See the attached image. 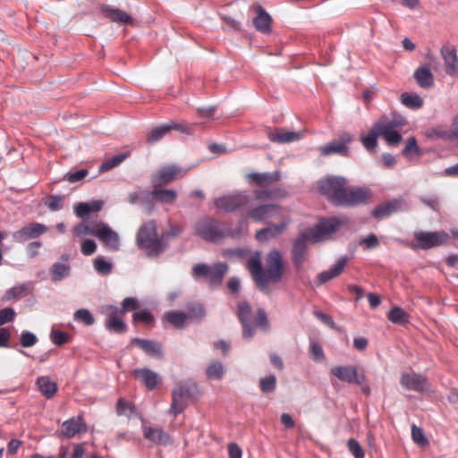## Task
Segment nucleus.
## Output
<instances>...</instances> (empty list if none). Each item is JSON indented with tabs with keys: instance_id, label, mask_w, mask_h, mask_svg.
<instances>
[{
	"instance_id": "1",
	"label": "nucleus",
	"mask_w": 458,
	"mask_h": 458,
	"mask_svg": "<svg viewBox=\"0 0 458 458\" xmlns=\"http://www.w3.org/2000/svg\"><path fill=\"white\" fill-rule=\"evenodd\" d=\"M318 192L335 206L354 207L367 203L372 197L368 188L349 186L344 176L331 175L317 182Z\"/></svg>"
},
{
	"instance_id": "2",
	"label": "nucleus",
	"mask_w": 458,
	"mask_h": 458,
	"mask_svg": "<svg viewBox=\"0 0 458 458\" xmlns=\"http://www.w3.org/2000/svg\"><path fill=\"white\" fill-rule=\"evenodd\" d=\"M345 224H347L346 218L333 217L322 219L315 226L300 233L292 249V260L295 267L299 269L307 260L308 242L317 243L324 241Z\"/></svg>"
},
{
	"instance_id": "3",
	"label": "nucleus",
	"mask_w": 458,
	"mask_h": 458,
	"mask_svg": "<svg viewBox=\"0 0 458 458\" xmlns=\"http://www.w3.org/2000/svg\"><path fill=\"white\" fill-rule=\"evenodd\" d=\"M266 266L264 270L259 253L253 254L247 261V268L261 291L266 290L269 283H278L283 277V258L279 250H272L268 252Z\"/></svg>"
},
{
	"instance_id": "4",
	"label": "nucleus",
	"mask_w": 458,
	"mask_h": 458,
	"mask_svg": "<svg viewBox=\"0 0 458 458\" xmlns=\"http://www.w3.org/2000/svg\"><path fill=\"white\" fill-rule=\"evenodd\" d=\"M137 246L144 250L148 258L160 256L167 248L166 234L158 235L157 223L151 219L143 223L136 233Z\"/></svg>"
},
{
	"instance_id": "5",
	"label": "nucleus",
	"mask_w": 458,
	"mask_h": 458,
	"mask_svg": "<svg viewBox=\"0 0 458 458\" xmlns=\"http://www.w3.org/2000/svg\"><path fill=\"white\" fill-rule=\"evenodd\" d=\"M405 123L402 116L383 115L374 123V126L379 137H383L388 145L397 146L402 141L400 130Z\"/></svg>"
},
{
	"instance_id": "6",
	"label": "nucleus",
	"mask_w": 458,
	"mask_h": 458,
	"mask_svg": "<svg viewBox=\"0 0 458 458\" xmlns=\"http://www.w3.org/2000/svg\"><path fill=\"white\" fill-rule=\"evenodd\" d=\"M228 271V266L225 263L218 262L212 266L199 263L192 267V276L199 279H206L211 288L219 286Z\"/></svg>"
},
{
	"instance_id": "7",
	"label": "nucleus",
	"mask_w": 458,
	"mask_h": 458,
	"mask_svg": "<svg viewBox=\"0 0 458 458\" xmlns=\"http://www.w3.org/2000/svg\"><path fill=\"white\" fill-rule=\"evenodd\" d=\"M251 201L252 198L245 191H238L216 198L213 203L216 209L225 213H232L247 208Z\"/></svg>"
},
{
	"instance_id": "8",
	"label": "nucleus",
	"mask_w": 458,
	"mask_h": 458,
	"mask_svg": "<svg viewBox=\"0 0 458 458\" xmlns=\"http://www.w3.org/2000/svg\"><path fill=\"white\" fill-rule=\"evenodd\" d=\"M195 233L203 240L213 242L230 234L218 221L211 217L199 220L195 225Z\"/></svg>"
},
{
	"instance_id": "9",
	"label": "nucleus",
	"mask_w": 458,
	"mask_h": 458,
	"mask_svg": "<svg viewBox=\"0 0 458 458\" xmlns=\"http://www.w3.org/2000/svg\"><path fill=\"white\" fill-rule=\"evenodd\" d=\"M353 140V137L348 132H343L337 139H335L318 148L321 156L328 157L331 155H338L341 157L350 156L349 144Z\"/></svg>"
},
{
	"instance_id": "10",
	"label": "nucleus",
	"mask_w": 458,
	"mask_h": 458,
	"mask_svg": "<svg viewBox=\"0 0 458 458\" xmlns=\"http://www.w3.org/2000/svg\"><path fill=\"white\" fill-rule=\"evenodd\" d=\"M189 169L182 168L176 165H170L161 167L151 178L154 188H158L170 183L171 182L183 178Z\"/></svg>"
},
{
	"instance_id": "11",
	"label": "nucleus",
	"mask_w": 458,
	"mask_h": 458,
	"mask_svg": "<svg viewBox=\"0 0 458 458\" xmlns=\"http://www.w3.org/2000/svg\"><path fill=\"white\" fill-rule=\"evenodd\" d=\"M194 384L179 383L172 392V403L169 412L174 416L182 413L187 406V401L192 395Z\"/></svg>"
},
{
	"instance_id": "12",
	"label": "nucleus",
	"mask_w": 458,
	"mask_h": 458,
	"mask_svg": "<svg viewBox=\"0 0 458 458\" xmlns=\"http://www.w3.org/2000/svg\"><path fill=\"white\" fill-rule=\"evenodd\" d=\"M331 374L342 382L355 385L366 381L364 370L353 365L335 366L331 369Z\"/></svg>"
},
{
	"instance_id": "13",
	"label": "nucleus",
	"mask_w": 458,
	"mask_h": 458,
	"mask_svg": "<svg viewBox=\"0 0 458 458\" xmlns=\"http://www.w3.org/2000/svg\"><path fill=\"white\" fill-rule=\"evenodd\" d=\"M246 209V216L255 222H261L268 218H276L277 216H283L285 208L276 204H262L255 208Z\"/></svg>"
},
{
	"instance_id": "14",
	"label": "nucleus",
	"mask_w": 458,
	"mask_h": 458,
	"mask_svg": "<svg viewBox=\"0 0 458 458\" xmlns=\"http://www.w3.org/2000/svg\"><path fill=\"white\" fill-rule=\"evenodd\" d=\"M414 239L417 247L428 250L445 244L449 235L445 232H417L414 233Z\"/></svg>"
},
{
	"instance_id": "15",
	"label": "nucleus",
	"mask_w": 458,
	"mask_h": 458,
	"mask_svg": "<svg viewBox=\"0 0 458 458\" xmlns=\"http://www.w3.org/2000/svg\"><path fill=\"white\" fill-rule=\"evenodd\" d=\"M280 218L279 224H272L266 228H262L256 233V238L259 241H267L270 238H275L285 232L287 226L291 224L292 220L288 215V210L285 208L283 216H277Z\"/></svg>"
},
{
	"instance_id": "16",
	"label": "nucleus",
	"mask_w": 458,
	"mask_h": 458,
	"mask_svg": "<svg viewBox=\"0 0 458 458\" xmlns=\"http://www.w3.org/2000/svg\"><path fill=\"white\" fill-rule=\"evenodd\" d=\"M106 318L105 320L106 328L115 334L124 333L127 329L126 324L123 322V314L117 307L109 305L105 308Z\"/></svg>"
},
{
	"instance_id": "17",
	"label": "nucleus",
	"mask_w": 458,
	"mask_h": 458,
	"mask_svg": "<svg viewBox=\"0 0 458 458\" xmlns=\"http://www.w3.org/2000/svg\"><path fill=\"white\" fill-rule=\"evenodd\" d=\"M400 383L405 389L418 393H423L428 389V378L415 372L402 374Z\"/></svg>"
},
{
	"instance_id": "18",
	"label": "nucleus",
	"mask_w": 458,
	"mask_h": 458,
	"mask_svg": "<svg viewBox=\"0 0 458 458\" xmlns=\"http://www.w3.org/2000/svg\"><path fill=\"white\" fill-rule=\"evenodd\" d=\"M48 228L39 223H30L13 233V239L17 242H25L30 239H36L47 233Z\"/></svg>"
},
{
	"instance_id": "19",
	"label": "nucleus",
	"mask_w": 458,
	"mask_h": 458,
	"mask_svg": "<svg viewBox=\"0 0 458 458\" xmlns=\"http://www.w3.org/2000/svg\"><path fill=\"white\" fill-rule=\"evenodd\" d=\"M251 308L247 301H240L237 305V318L242 326V336L251 338L254 335V327L250 322Z\"/></svg>"
},
{
	"instance_id": "20",
	"label": "nucleus",
	"mask_w": 458,
	"mask_h": 458,
	"mask_svg": "<svg viewBox=\"0 0 458 458\" xmlns=\"http://www.w3.org/2000/svg\"><path fill=\"white\" fill-rule=\"evenodd\" d=\"M246 179L250 184L265 188L266 186L280 181L281 173L278 170L273 173H250L246 175Z\"/></svg>"
},
{
	"instance_id": "21",
	"label": "nucleus",
	"mask_w": 458,
	"mask_h": 458,
	"mask_svg": "<svg viewBox=\"0 0 458 458\" xmlns=\"http://www.w3.org/2000/svg\"><path fill=\"white\" fill-rule=\"evenodd\" d=\"M132 376L148 390H154L161 381V377L157 372L147 368L134 369Z\"/></svg>"
},
{
	"instance_id": "22",
	"label": "nucleus",
	"mask_w": 458,
	"mask_h": 458,
	"mask_svg": "<svg viewBox=\"0 0 458 458\" xmlns=\"http://www.w3.org/2000/svg\"><path fill=\"white\" fill-rule=\"evenodd\" d=\"M349 261V258L347 256H343L339 258L336 262L327 270L322 271L317 276V282L318 284H323L329 280H332L337 276H339L344 267H346Z\"/></svg>"
},
{
	"instance_id": "23",
	"label": "nucleus",
	"mask_w": 458,
	"mask_h": 458,
	"mask_svg": "<svg viewBox=\"0 0 458 458\" xmlns=\"http://www.w3.org/2000/svg\"><path fill=\"white\" fill-rule=\"evenodd\" d=\"M441 55L445 64L446 73L454 75L458 71L456 49L453 46L445 45L441 48Z\"/></svg>"
},
{
	"instance_id": "24",
	"label": "nucleus",
	"mask_w": 458,
	"mask_h": 458,
	"mask_svg": "<svg viewBox=\"0 0 458 458\" xmlns=\"http://www.w3.org/2000/svg\"><path fill=\"white\" fill-rule=\"evenodd\" d=\"M302 138V133L300 131H290L283 128H277L268 133V139L272 142L276 143H288L297 141Z\"/></svg>"
},
{
	"instance_id": "25",
	"label": "nucleus",
	"mask_w": 458,
	"mask_h": 458,
	"mask_svg": "<svg viewBox=\"0 0 458 458\" xmlns=\"http://www.w3.org/2000/svg\"><path fill=\"white\" fill-rule=\"evenodd\" d=\"M257 200H276L286 197L287 191L284 189L276 188H259L253 191Z\"/></svg>"
},
{
	"instance_id": "26",
	"label": "nucleus",
	"mask_w": 458,
	"mask_h": 458,
	"mask_svg": "<svg viewBox=\"0 0 458 458\" xmlns=\"http://www.w3.org/2000/svg\"><path fill=\"white\" fill-rule=\"evenodd\" d=\"M87 431V427L81 418L71 419L62 425L63 435L66 437H72L76 434Z\"/></svg>"
},
{
	"instance_id": "27",
	"label": "nucleus",
	"mask_w": 458,
	"mask_h": 458,
	"mask_svg": "<svg viewBox=\"0 0 458 458\" xmlns=\"http://www.w3.org/2000/svg\"><path fill=\"white\" fill-rule=\"evenodd\" d=\"M131 344H136L148 355H152L157 358L162 356V346L157 342L140 338H133Z\"/></svg>"
},
{
	"instance_id": "28",
	"label": "nucleus",
	"mask_w": 458,
	"mask_h": 458,
	"mask_svg": "<svg viewBox=\"0 0 458 458\" xmlns=\"http://www.w3.org/2000/svg\"><path fill=\"white\" fill-rule=\"evenodd\" d=\"M401 205L402 202L397 199L385 202L375 208L372 211V215L377 219L385 218L397 212L400 209Z\"/></svg>"
},
{
	"instance_id": "29",
	"label": "nucleus",
	"mask_w": 458,
	"mask_h": 458,
	"mask_svg": "<svg viewBox=\"0 0 458 458\" xmlns=\"http://www.w3.org/2000/svg\"><path fill=\"white\" fill-rule=\"evenodd\" d=\"M257 16L253 19L255 28L263 33H268L271 30V17L261 7L258 6L256 9Z\"/></svg>"
},
{
	"instance_id": "30",
	"label": "nucleus",
	"mask_w": 458,
	"mask_h": 458,
	"mask_svg": "<svg viewBox=\"0 0 458 458\" xmlns=\"http://www.w3.org/2000/svg\"><path fill=\"white\" fill-rule=\"evenodd\" d=\"M413 76L420 88L428 89L434 85V76L427 66L418 67Z\"/></svg>"
},
{
	"instance_id": "31",
	"label": "nucleus",
	"mask_w": 458,
	"mask_h": 458,
	"mask_svg": "<svg viewBox=\"0 0 458 458\" xmlns=\"http://www.w3.org/2000/svg\"><path fill=\"white\" fill-rule=\"evenodd\" d=\"M103 12L105 13L106 16L114 22L127 24L132 21V18L127 13L120 9L105 6L103 8Z\"/></svg>"
},
{
	"instance_id": "32",
	"label": "nucleus",
	"mask_w": 458,
	"mask_h": 458,
	"mask_svg": "<svg viewBox=\"0 0 458 458\" xmlns=\"http://www.w3.org/2000/svg\"><path fill=\"white\" fill-rule=\"evenodd\" d=\"M106 247L109 250L115 251L119 249L120 242L117 233L113 231L109 226L106 231L102 232V234L98 237Z\"/></svg>"
},
{
	"instance_id": "33",
	"label": "nucleus",
	"mask_w": 458,
	"mask_h": 458,
	"mask_svg": "<svg viewBox=\"0 0 458 458\" xmlns=\"http://www.w3.org/2000/svg\"><path fill=\"white\" fill-rule=\"evenodd\" d=\"M164 320L170 323L174 328L182 329L185 327L186 322L188 320L187 314L177 311V310H172L169 312H166L164 315Z\"/></svg>"
},
{
	"instance_id": "34",
	"label": "nucleus",
	"mask_w": 458,
	"mask_h": 458,
	"mask_svg": "<svg viewBox=\"0 0 458 458\" xmlns=\"http://www.w3.org/2000/svg\"><path fill=\"white\" fill-rule=\"evenodd\" d=\"M37 385L44 396L50 399L57 392V385L48 377H40L37 380Z\"/></svg>"
},
{
	"instance_id": "35",
	"label": "nucleus",
	"mask_w": 458,
	"mask_h": 458,
	"mask_svg": "<svg viewBox=\"0 0 458 458\" xmlns=\"http://www.w3.org/2000/svg\"><path fill=\"white\" fill-rule=\"evenodd\" d=\"M151 196L154 199L161 203L172 204L177 198V192L170 189L154 188L151 191Z\"/></svg>"
},
{
	"instance_id": "36",
	"label": "nucleus",
	"mask_w": 458,
	"mask_h": 458,
	"mask_svg": "<svg viewBox=\"0 0 458 458\" xmlns=\"http://www.w3.org/2000/svg\"><path fill=\"white\" fill-rule=\"evenodd\" d=\"M225 372L224 364L218 360H211L206 369V376L209 380H220Z\"/></svg>"
},
{
	"instance_id": "37",
	"label": "nucleus",
	"mask_w": 458,
	"mask_h": 458,
	"mask_svg": "<svg viewBox=\"0 0 458 458\" xmlns=\"http://www.w3.org/2000/svg\"><path fill=\"white\" fill-rule=\"evenodd\" d=\"M50 274L53 281H61L70 275V266L64 263H54L50 268Z\"/></svg>"
},
{
	"instance_id": "38",
	"label": "nucleus",
	"mask_w": 458,
	"mask_h": 458,
	"mask_svg": "<svg viewBox=\"0 0 458 458\" xmlns=\"http://www.w3.org/2000/svg\"><path fill=\"white\" fill-rule=\"evenodd\" d=\"M387 318L394 324L404 325L409 322V315L400 307H394L387 314Z\"/></svg>"
},
{
	"instance_id": "39",
	"label": "nucleus",
	"mask_w": 458,
	"mask_h": 458,
	"mask_svg": "<svg viewBox=\"0 0 458 458\" xmlns=\"http://www.w3.org/2000/svg\"><path fill=\"white\" fill-rule=\"evenodd\" d=\"M401 102L405 106L411 109H419L423 106V99L416 93H403Z\"/></svg>"
},
{
	"instance_id": "40",
	"label": "nucleus",
	"mask_w": 458,
	"mask_h": 458,
	"mask_svg": "<svg viewBox=\"0 0 458 458\" xmlns=\"http://www.w3.org/2000/svg\"><path fill=\"white\" fill-rule=\"evenodd\" d=\"M144 436L147 439L158 444H165L168 441V435L160 428H146Z\"/></svg>"
},
{
	"instance_id": "41",
	"label": "nucleus",
	"mask_w": 458,
	"mask_h": 458,
	"mask_svg": "<svg viewBox=\"0 0 458 458\" xmlns=\"http://www.w3.org/2000/svg\"><path fill=\"white\" fill-rule=\"evenodd\" d=\"M379 137L377 131H375V126L373 125L368 135L362 136L360 140L365 147V148L369 151L375 150L377 147V139Z\"/></svg>"
},
{
	"instance_id": "42",
	"label": "nucleus",
	"mask_w": 458,
	"mask_h": 458,
	"mask_svg": "<svg viewBox=\"0 0 458 458\" xmlns=\"http://www.w3.org/2000/svg\"><path fill=\"white\" fill-rule=\"evenodd\" d=\"M170 131L168 124H163L153 128L148 134L147 140L149 143H154L160 140L166 133Z\"/></svg>"
},
{
	"instance_id": "43",
	"label": "nucleus",
	"mask_w": 458,
	"mask_h": 458,
	"mask_svg": "<svg viewBox=\"0 0 458 458\" xmlns=\"http://www.w3.org/2000/svg\"><path fill=\"white\" fill-rule=\"evenodd\" d=\"M127 157V154L123 153L116 155L106 161L103 162L100 165L101 172H107L116 166H118Z\"/></svg>"
},
{
	"instance_id": "44",
	"label": "nucleus",
	"mask_w": 458,
	"mask_h": 458,
	"mask_svg": "<svg viewBox=\"0 0 458 458\" xmlns=\"http://www.w3.org/2000/svg\"><path fill=\"white\" fill-rule=\"evenodd\" d=\"M94 267L98 274L106 276L111 273L113 265L105 260L103 257H97L94 260Z\"/></svg>"
},
{
	"instance_id": "45",
	"label": "nucleus",
	"mask_w": 458,
	"mask_h": 458,
	"mask_svg": "<svg viewBox=\"0 0 458 458\" xmlns=\"http://www.w3.org/2000/svg\"><path fill=\"white\" fill-rule=\"evenodd\" d=\"M411 437L415 444L420 446L428 445V440L424 435V431L421 428L413 424L411 426Z\"/></svg>"
},
{
	"instance_id": "46",
	"label": "nucleus",
	"mask_w": 458,
	"mask_h": 458,
	"mask_svg": "<svg viewBox=\"0 0 458 458\" xmlns=\"http://www.w3.org/2000/svg\"><path fill=\"white\" fill-rule=\"evenodd\" d=\"M259 386L263 393H273L276 386V377L274 375H269L259 380Z\"/></svg>"
},
{
	"instance_id": "47",
	"label": "nucleus",
	"mask_w": 458,
	"mask_h": 458,
	"mask_svg": "<svg viewBox=\"0 0 458 458\" xmlns=\"http://www.w3.org/2000/svg\"><path fill=\"white\" fill-rule=\"evenodd\" d=\"M87 224L89 229L90 235H93L97 238H98L102 234V232L106 231V229L108 228V225L102 221L90 220L87 222Z\"/></svg>"
},
{
	"instance_id": "48",
	"label": "nucleus",
	"mask_w": 458,
	"mask_h": 458,
	"mask_svg": "<svg viewBox=\"0 0 458 458\" xmlns=\"http://www.w3.org/2000/svg\"><path fill=\"white\" fill-rule=\"evenodd\" d=\"M74 318L76 320L82 321L87 326H91L94 324L95 319L92 314L86 309L78 310L74 313Z\"/></svg>"
},
{
	"instance_id": "49",
	"label": "nucleus",
	"mask_w": 458,
	"mask_h": 458,
	"mask_svg": "<svg viewBox=\"0 0 458 458\" xmlns=\"http://www.w3.org/2000/svg\"><path fill=\"white\" fill-rule=\"evenodd\" d=\"M132 319L134 323L142 322L147 325H151L154 323V317L148 310H140L135 312L132 316Z\"/></svg>"
},
{
	"instance_id": "50",
	"label": "nucleus",
	"mask_w": 458,
	"mask_h": 458,
	"mask_svg": "<svg viewBox=\"0 0 458 458\" xmlns=\"http://www.w3.org/2000/svg\"><path fill=\"white\" fill-rule=\"evenodd\" d=\"M348 450L352 453L354 458H364V450L360 443L354 438H351L347 442Z\"/></svg>"
},
{
	"instance_id": "51",
	"label": "nucleus",
	"mask_w": 458,
	"mask_h": 458,
	"mask_svg": "<svg viewBox=\"0 0 458 458\" xmlns=\"http://www.w3.org/2000/svg\"><path fill=\"white\" fill-rule=\"evenodd\" d=\"M52 342L56 345H63L70 341V335L63 331L52 330L50 335Z\"/></svg>"
},
{
	"instance_id": "52",
	"label": "nucleus",
	"mask_w": 458,
	"mask_h": 458,
	"mask_svg": "<svg viewBox=\"0 0 458 458\" xmlns=\"http://www.w3.org/2000/svg\"><path fill=\"white\" fill-rule=\"evenodd\" d=\"M255 325L264 330H267L269 328V322L264 309H259L257 310Z\"/></svg>"
},
{
	"instance_id": "53",
	"label": "nucleus",
	"mask_w": 458,
	"mask_h": 458,
	"mask_svg": "<svg viewBox=\"0 0 458 458\" xmlns=\"http://www.w3.org/2000/svg\"><path fill=\"white\" fill-rule=\"evenodd\" d=\"M27 288L25 285H18L9 289L4 294V301H11L15 298H20L26 292Z\"/></svg>"
},
{
	"instance_id": "54",
	"label": "nucleus",
	"mask_w": 458,
	"mask_h": 458,
	"mask_svg": "<svg viewBox=\"0 0 458 458\" xmlns=\"http://www.w3.org/2000/svg\"><path fill=\"white\" fill-rule=\"evenodd\" d=\"M170 131L172 130L179 131L185 134H192L194 131L193 125H189L186 123H175V122H170L167 123Z\"/></svg>"
},
{
	"instance_id": "55",
	"label": "nucleus",
	"mask_w": 458,
	"mask_h": 458,
	"mask_svg": "<svg viewBox=\"0 0 458 458\" xmlns=\"http://www.w3.org/2000/svg\"><path fill=\"white\" fill-rule=\"evenodd\" d=\"M89 174V171L87 169H81L74 173H69L64 175V180L69 182H76L83 180Z\"/></svg>"
},
{
	"instance_id": "56",
	"label": "nucleus",
	"mask_w": 458,
	"mask_h": 458,
	"mask_svg": "<svg viewBox=\"0 0 458 458\" xmlns=\"http://www.w3.org/2000/svg\"><path fill=\"white\" fill-rule=\"evenodd\" d=\"M310 353L314 360L321 361L324 360L325 355L321 345L317 342L310 343Z\"/></svg>"
},
{
	"instance_id": "57",
	"label": "nucleus",
	"mask_w": 458,
	"mask_h": 458,
	"mask_svg": "<svg viewBox=\"0 0 458 458\" xmlns=\"http://www.w3.org/2000/svg\"><path fill=\"white\" fill-rule=\"evenodd\" d=\"M139 308L138 301L132 297H127L123 301L122 309L119 310L122 314L126 311L135 310Z\"/></svg>"
},
{
	"instance_id": "58",
	"label": "nucleus",
	"mask_w": 458,
	"mask_h": 458,
	"mask_svg": "<svg viewBox=\"0 0 458 458\" xmlns=\"http://www.w3.org/2000/svg\"><path fill=\"white\" fill-rule=\"evenodd\" d=\"M38 339L36 335L30 332H23L21 335V344L23 347H30L36 344Z\"/></svg>"
},
{
	"instance_id": "59",
	"label": "nucleus",
	"mask_w": 458,
	"mask_h": 458,
	"mask_svg": "<svg viewBox=\"0 0 458 458\" xmlns=\"http://www.w3.org/2000/svg\"><path fill=\"white\" fill-rule=\"evenodd\" d=\"M97 250V244L93 240L87 239L81 243V250L86 255H92Z\"/></svg>"
},
{
	"instance_id": "60",
	"label": "nucleus",
	"mask_w": 458,
	"mask_h": 458,
	"mask_svg": "<svg viewBox=\"0 0 458 458\" xmlns=\"http://www.w3.org/2000/svg\"><path fill=\"white\" fill-rule=\"evenodd\" d=\"M117 413L119 415H129L132 412V407L129 402L120 399L116 405Z\"/></svg>"
},
{
	"instance_id": "61",
	"label": "nucleus",
	"mask_w": 458,
	"mask_h": 458,
	"mask_svg": "<svg viewBox=\"0 0 458 458\" xmlns=\"http://www.w3.org/2000/svg\"><path fill=\"white\" fill-rule=\"evenodd\" d=\"M15 317V312L12 308H5L0 310V326L13 321Z\"/></svg>"
},
{
	"instance_id": "62",
	"label": "nucleus",
	"mask_w": 458,
	"mask_h": 458,
	"mask_svg": "<svg viewBox=\"0 0 458 458\" xmlns=\"http://www.w3.org/2000/svg\"><path fill=\"white\" fill-rule=\"evenodd\" d=\"M314 315L316 316L317 318H318L323 323L327 325L330 328L339 330L331 316L325 314L321 311H315Z\"/></svg>"
},
{
	"instance_id": "63",
	"label": "nucleus",
	"mask_w": 458,
	"mask_h": 458,
	"mask_svg": "<svg viewBox=\"0 0 458 458\" xmlns=\"http://www.w3.org/2000/svg\"><path fill=\"white\" fill-rule=\"evenodd\" d=\"M206 314V311L202 305H195L189 309L188 318L201 319Z\"/></svg>"
},
{
	"instance_id": "64",
	"label": "nucleus",
	"mask_w": 458,
	"mask_h": 458,
	"mask_svg": "<svg viewBox=\"0 0 458 458\" xmlns=\"http://www.w3.org/2000/svg\"><path fill=\"white\" fill-rule=\"evenodd\" d=\"M73 235L75 237H83L90 234L89 229L87 223H80L73 228Z\"/></svg>"
}]
</instances>
